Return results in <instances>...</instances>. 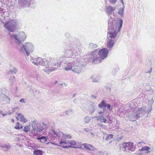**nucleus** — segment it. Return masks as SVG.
<instances>
[{
    "instance_id": "nucleus-24",
    "label": "nucleus",
    "mask_w": 155,
    "mask_h": 155,
    "mask_svg": "<svg viewBox=\"0 0 155 155\" xmlns=\"http://www.w3.org/2000/svg\"><path fill=\"white\" fill-rule=\"evenodd\" d=\"M99 120L101 123H110V120L109 121V120H107L106 118H105L104 117L102 118H101ZM109 125L110 126V127H111V126H110V124L109 123Z\"/></svg>"
},
{
    "instance_id": "nucleus-41",
    "label": "nucleus",
    "mask_w": 155,
    "mask_h": 155,
    "mask_svg": "<svg viewBox=\"0 0 155 155\" xmlns=\"http://www.w3.org/2000/svg\"><path fill=\"white\" fill-rule=\"evenodd\" d=\"M113 136H103V139L104 140H105V138L107 140H108L110 139H112L113 140Z\"/></svg>"
},
{
    "instance_id": "nucleus-52",
    "label": "nucleus",
    "mask_w": 155,
    "mask_h": 155,
    "mask_svg": "<svg viewBox=\"0 0 155 155\" xmlns=\"http://www.w3.org/2000/svg\"><path fill=\"white\" fill-rule=\"evenodd\" d=\"M110 2L112 3H114L116 2L117 0H109Z\"/></svg>"
},
{
    "instance_id": "nucleus-29",
    "label": "nucleus",
    "mask_w": 155,
    "mask_h": 155,
    "mask_svg": "<svg viewBox=\"0 0 155 155\" xmlns=\"http://www.w3.org/2000/svg\"><path fill=\"white\" fill-rule=\"evenodd\" d=\"M34 153L35 155H42L44 153V152L39 150H34Z\"/></svg>"
},
{
    "instance_id": "nucleus-12",
    "label": "nucleus",
    "mask_w": 155,
    "mask_h": 155,
    "mask_svg": "<svg viewBox=\"0 0 155 155\" xmlns=\"http://www.w3.org/2000/svg\"><path fill=\"white\" fill-rule=\"evenodd\" d=\"M146 106L141 107L138 108L136 111L135 113L137 115L139 119L143 115L145 114L146 111Z\"/></svg>"
},
{
    "instance_id": "nucleus-32",
    "label": "nucleus",
    "mask_w": 155,
    "mask_h": 155,
    "mask_svg": "<svg viewBox=\"0 0 155 155\" xmlns=\"http://www.w3.org/2000/svg\"><path fill=\"white\" fill-rule=\"evenodd\" d=\"M17 71V69L15 68L14 67L12 69H11L8 72V73L11 74H16Z\"/></svg>"
},
{
    "instance_id": "nucleus-37",
    "label": "nucleus",
    "mask_w": 155,
    "mask_h": 155,
    "mask_svg": "<svg viewBox=\"0 0 155 155\" xmlns=\"http://www.w3.org/2000/svg\"><path fill=\"white\" fill-rule=\"evenodd\" d=\"M0 147L2 148H10V146L8 144H0Z\"/></svg>"
},
{
    "instance_id": "nucleus-56",
    "label": "nucleus",
    "mask_w": 155,
    "mask_h": 155,
    "mask_svg": "<svg viewBox=\"0 0 155 155\" xmlns=\"http://www.w3.org/2000/svg\"><path fill=\"white\" fill-rule=\"evenodd\" d=\"M107 89V90H109L110 91V87H107V86H106V87Z\"/></svg>"
},
{
    "instance_id": "nucleus-61",
    "label": "nucleus",
    "mask_w": 155,
    "mask_h": 155,
    "mask_svg": "<svg viewBox=\"0 0 155 155\" xmlns=\"http://www.w3.org/2000/svg\"><path fill=\"white\" fill-rule=\"evenodd\" d=\"M76 94H74L73 95V97H74L75 95H76Z\"/></svg>"
},
{
    "instance_id": "nucleus-14",
    "label": "nucleus",
    "mask_w": 155,
    "mask_h": 155,
    "mask_svg": "<svg viewBox=\"0 0 155 155\" xmlns=\"http://www.w3.org/2000/svg\"><path fill=\"white\" fill-rule=\"evenodd\" d=\"M116 41L117 40L107 39V47L108 48L110 49L112 48L114 45V44Z\"/></svg>"
},
{
    "instance_id": "nucleus-46",
    "label": "nucleus",
    "mask_w": 155,
    "mask_h": 155,
    "mask_svg": "<svg viewBox=\"0 0 155 155\" xmlns=\"http://www.w3.org/2000/svg\"><path fill=\"white\" fill-rule=\"evenodd\" d=\"M100 79V78L99 77H96L94 79L93 81L95 82H97Z\"/></svg>"
},
{
    "instance_id": "nucleus-48",
    "label": "nucleus",
    "mask_w": 155,
    "mask_h": 155,
    "mask_svg": "<svg viewBox=\"0 0 155 155\" xmlns=\"http://www.w3.org/2000/svg\"><path fill=\"white\" fill-rule=\"evenodd\" d=\"M32 86L31 85L28 86L27 87V89L30 91H32Z\"/></svg>"
},
{
    "instance_id": "nucleus-40",
    "label": "nucleus",
    "mask_w": 155,
    "mask_h": 155,
    "mask_svg": "<svg viewBox=\"0 0 155 155\" xmlns=\"http://www.w3.org/2000/svg\"><path fill=\"white\" fill-rule=\"evenodd\" d=\"M34 78H35L37 81H39L41 78V76L39 74H36L34 75Z\"/></svg>"
},
{
    "instance_id": "nucleus-26",
    "label": "nucleus",
    "mask_w": 155,
    "mask_h": 155,
    "mask_svg": "<svg viewBox=\"0 0 155 155\" xmlns=\"http://www.w3.org/2000/svg\"><path fill=\"white\" fill-rule=\"evenodd\" d=\"M128 144L129 145V147H129V150L131 151H134L135 150V147L133 145V143L129 142L128 143Z\"/></svg>"
},
{
    "instance_id": "nucleus-60",
    "label": "nucleus",
    "mask_w": 155,
    "mask_h": 155,
    "mask_svg": "<svg viewBox=\"0 0 155 155\" xmlns=\"http://www.w3.org/2000/svg\"><path fill=\"white\" fill-rule=\"evenodd\" d=\"M18 108H19L18 107H17L16 108H13V111H15V109H18Z\"/></svg>"
},
{
    "instance_id": "nucleus-34",
    "label": "nucleus",
    "mask_w": 155,
    "mask_h": 155,
    "mask_svg": "<svg viewBox=\"0 0 155 155\" xmlns=\"http://www.w3.org/2000/svg\"><path fill=\"white\" fill-rule=\"evenodd\" d=\"M15 128L16 129H21L23 128V127L21 126H20L19 123V122H17L16 124Z\"/></svg>"
},
{
    "instance_id": "nucleus-22",
    "label": "nucleus",
    "mask_w": 155,
    "mask_h": 155,
    "mask_svg": "<svg viewBox=\"0 0 155 155\" xmlns=\"http://www.w3.org/2000/svg\"><path fill=\"white\" fill-rule=\"evenodd\" d=\"M104 111H99L98 112L97 116L94 117L97 118V120H98L104 117Z\"/></svg>"
},
{
    "instance_id": "nucleus-38",
    "label": "nucleus",
    "mask_w": 155,
    "mask_h": 155,
    "mask_svg": "<svg viewBox=\"0 0 155 155\" xmlns=\"http://www.w3.org/2000/svg\"><path fill=\"white\" fill-rule=\"evenodd\" d=\"M15 80V77L13 76L11 77L9 79V81L11 83V85H12Z\"/></svg>"
},
{
    "instance_id": "nucleus-59",
    "label": "nucleus",
    "mask_w": 155,
    "mask_h": 155,
    "mask_svg": "<svg viewBox=\"0 0 155 155\" xmlns=\"http://www.w3.org/2000/svg\"><path fill=\"white\" fill-rule=\"evenodd\" d=\"M122 137H119V138H118V140H117V141H119L120 140H121V139H121Z\"/></svg>"
},
{
    "instance_id": "nucleus-35",
    "label": "nucleus",
    "mask_w": 155,
    "mask_h": 155,
    "mask_svg": "<svg viewBox=\"0 0 155 155\" xmlns=\"http://www.w3.org/2000/svg\"><path fill=\"white\" fill-rule=\"evenodd\" d=\"M89 46L90 48L92 49L96 48L97 47V45L96 44L93 43H90L89 44Z\"/></svg>"
},
{
    "instance_id": "nucleus-39",
    "label": "nucleus",
    "mask_w": 155,
    "mask_h": 155,
    "mask_svg": "<svg viewBox=\"0 0 155 155\" xmlns=\"http://www.w3.org/2000/svg\"><path fill=\"white\" fill-rule=\"evenodd\" d=\"M21 122L25 123L28 121L27 119L24 117V116L22 117L19 120Z\"/></svg>"
},
{
    "instance_id": "nucleus-10",
    "label": "nucleus",
    "mask_w": 155,
    "mask_h": 155,
    "mask_svg": "<svg viewBox=\"0 0 155 155\" xmlns=\"http://www.w3.org/2000/svg\"><path fill=\"white\" fill-rule=\"evenodd\" d=\"M97 53L96 52H93L91 53L88 55L89 57L91 59H93V61L95 64H98L101 62L102 60L101 58L97 56L96 55Z\"/></svg>"
},
{
    "instance_id": "nucleus-15",
    "label": "nucleus",
    "mask_w": 155,
    "mask_h": 155,
    "mask_svg": "<svg viewBox=\"0 0 155 155\" xmlns=\"http://www.w3.org/2000/svg\"><path fill=\"white\" fill-rule=\"evenodd\" d=\"M51 130H50V133H51L53 136L54 135H55L56 136H64V134L60 131L57 130H55L54 129L51 128Z\"/></svg>"
},
{
    "instance_id": "nucleus-49",
    "label": "nucleus",
    "mask_w": 155,
    "mask_h": 155,
    "mask_svg": "<svg viewBox=\"0 0 155 155\" xmlns=\"http://www.w3.org/2000/svg\"><path fill=\"white\" fill-rule=\"evenodd\" d=\"M91 97L92 99H96L97 98V96L96 95H92L91 96Z\"/></svg>"
},
{
    "instance_id": "nucleus-42",
    "label": "nucleus",
    "mask_w": 155,
    "mask_h": 155,
    "mask_svg": "<svg viewBox=\"0 0 155 155\" xmlns=\"http://www.w3.org/2000/svg\"><path fill=\"white\" fill-rule=\"evenodd\" d=\"M69 143L72 145H76V142L74 140H70L68 142Z\"/></svg>"
},
{
    "instance_id": "nucleus-3",
    "label": "nucleus",
    "mask_w": 155,
    "mask_h": 155,
    "mask_svg": "<svg viewBox=\"0 0 155 155\" xmlns=\"http://www.w3.org/2000/svg\"><path fill=\"white\" fill-rule=\"evenodd\" d=\"M16 47L21 53L26 54L27 56H28L31 53L34 51L35 48L32 43L28 42L22 44L20 48L18 46Z\"/></svg>"
},
{
    "instance_id": "nucleus-16",
    "label": "nucleus",
    "mask_w": 155,
    "mask_h": 155,
    "mask_svg": "<svg viewBox=\"0 0 155 155\" xmlns=\"http://www.w3.org/2000/svg\"><path fill=\"white\" fill-rule=\"evenodd\" d=\"M0 100L5 101L8 104L10 103V98L7 95L2 94L0 95Z\"/></svg>"
},
{
    "instance_id": "nucleus-53",
    "label": "nucleus",
    "mask_w": 155,
    "mask_h": 155,
    "mask_svg": "<svg viewBox=\"0 0 155 155\" xmlns=\"http://www.w3.org/2000/svg\"><path fill=\"white\" fill-rule=\"evenodd\" d=\"M109 17H110V18L109 19V20H108V22H109V21L110 20H110H112V22H113V23H112V26H113V23L114 21H116V20H113L112 18H111V16H109Z\"/></svg>"
},
{
    "instance_id": "nucleus-36",
    "label": "nucleus",
    "mask_w": 155,
    "mask_h": 155,
    "mask_svg": "<svg viewBox=\"0 0 155 155\" xmlns=\"http://www.w3.org/2000/svg\"><path fill=\"white\" fill-rule=\"evenodd\" d=\"M30 126H26L24 127L23 130L25 132H27L30 129Z\"/></svg>"
},
{
    "instance_id": "nucleus-18",
    "label": "nucleus",
    "mask_w": 155,
    "mask_h": 155,
    "mask_svg": "<svg viewBox=\"0 0 155 155\" xmlns=\"http://www.w3.org/2000/svg\"><path fill=\"white\" fill-rule=\"evenodd\" d=\"M96 109L95 106L92 104H91L89 105L87 109L90 114H92L94 113Z\"/></svg>"
},
{
    "instance_id": "nucleus-17",
    "label": "nucleus",
    "mask_w": 155,
    "mask_h": 155,
    "mask_svg": "<svg viewBox=\"0 0 155 155\" xmlns=\"http://www.w3.org/2000/svg\"><path fill=\"white\" fill-rule=\"evenodd\" d=\"M116 7H112L110 6H107L106 7V13L107 15H111L112 12L115 9Z\"/></svg>"
},
{
    "instance_id": "nucleus-27",
    "label": "nucleus",
    "mask_w": 155,
    "mask_h": 155,
    "mask_svg": "<svg viewBox=\"0 0 155 155\" xmlns=\"http://www.w3.org/2000/svg\"><path fill=\"white\" fill-rule=\"evenodd\" d=\"M37 139L39 140L42 143L47 141V139L45 136H41V137L39 136V137H38Z\"/></svg>"
},
{
    "instance_id": "nucleus-64",
    "label": "nucleus",
    "mask_w": 155,
    "mask_h": 155,
    "mask_svg": "<svg viewBox=\"0 0 155 155\" xmlns=\"http://www.w3.org/2000/svg\"><path fill=\"white\" fill-rule=\"evenodd\" d=\"M143 143V142H139V143H138V145L139 146V144H140V143Z\"/></svg>"
},
{
    "instance_id": "nucleus-58",
    "label": "nucleus",
    "mask_w": 155,
    "mask_h": 155,
    "mask_svg": "<svg viewBox=\"0 0 155 155\" xmlns=\"http://www.w3.org/2000/svg\"><path fill=\"white\" fill-rule=\"evenodd\" d=\"M90 78L91 79H94V77L93 75H92L91 76V77H90Z\"/></svg>"
},
{
    "instance_id": "nucleus-30",
    "label": "nucleus",
    "mask_w": 155,
    "mask_h": 155,
    "mask_svg": "<svg viewBox=\"0 0 155 155\" xmlns=\"http://www.w3.org/2000/svg\"><path fill=\"white\" fill-rule=\"evenodd\" d=\"M150 149V148L147 146H145L142 147L141 150H140L141 151H144L146 150L147 151V153H150L151 152V151H149V150Z\"/></svg>"
},
{
    "instance_id": "nucleus-6",
    "label": "nucleus",
    "mask_w": 155,
    "mask_h": 155,
    "mask_svg": "<svg viewBox=\"0 0 155 155\" xmlns=\"http://www.w3.org/2000/svg\"><path fill=\"white\" fill-rule=\"evenodd\" d=\"M83 60L81 58H77L71 71L78 74H80L82 71V68L85 66L83 62Z\"/></svg>"
},
{
    "instance_id": "nucleus-63",
    "label": "nucleus",
    "mask_w": 155,
    "mask_h": 155,
    "mask_svg": "<svg viewBox=\"0 0 155 155\" xmlns=\"http://www.w3.org/2000/svg\"><path fill=\"white\" fill-rule=\"evenodd\" d=\"M69 147H74V148H77V147H74V146L72 147L71 146H69Z\"/></svg>"
},
{
    "instance_id": "nucleus-8",
    "label": "nucleus",
    "mask_w": 155,
    "mask_h": 155,
    "mask_svg": "<svg viewBox=\"0 0 155 155\" xmlns=\"http://www.w3.org/2000/svg\"><path fill=\"white\" fill-rule=\"evenodd\" d=\"M77 58H72L67 59L64 61V69L66 71H71L73 65L74 64L75 60Z\"/></svg>"
},
{
    "instance_id": "nucleus-31",
    "label": "nucleus",
    "mask_w": 155,
    "mask_h": 155,
    "mask_svg": "<svg viewBox=\"0 0 155 155\" xmlns=\"http://www.w3.org/2000/svg\"><path fill=\"white\" fill-rule=\"evenodd\" d=\"M119 68L118 67L113 68L112 71V74L114 75H116V73L119 71Z\"/></svg>"
},
{
    "instance_id": "nucleus-7",
    "label": "nucleus",
    "mask_w": 155,
    "mask_h": 155,
    "mask_svg": "<svg viewBox=\"0 0 155 155\" xmlns=\"http://www.w3.org/2000/svg\"><path fill=\"white\" fill-rule=\"evenodd\" d=\"M80 51L78 48H73L70 46H67L64 51V53L68 57L73 58L74 56L77 55Z\"/></svg>"
},
{
    "instance_id": "nucleus-43",
    "label": "nucleus",
    "mask_w": 155,
    "mask_h": 155,
    "mask_svg": "<svg viewBox=\"0 0 155 155\" xmlns=\"http://www.w3.org/2000/svg\"><path fill=\"white\" fill-rule=\"evenodd\" d=\"M124 10V9L123 8H120L119 10L118 13L121 16L123 15Z\"/></svg>"
},
{
    "instance_id": "nucleus-44",
    "label": "nucleus",
    "mask_w": 155,
    "mask_h": 155,
    "mask_svg": "<svg viewBox=\"0 0 155 155\" xmlns=\"http://www.w3.org/2000/svg\"><path fill=\"white\" fill-rule=\"evenodd\" d=\"M107 107V109L110 110L111 111L112 109V107H111V105L108 104H107L106 105V107Z\"/></svg>"
},
{
    "instance_id": "nucleus-2",
    "label": "nucleus",
    "mask_w": 155,
    "mask_h": 155,
    "mask_svg": "<svg viewBox=\"0 0 155 155\" xmlns=\"http://www.w3.org/2000/svg\"><path fill=\"white\" fill-rule=\"evenodd\" d=\"M112 23V20H111L110 19L109 22L107 38L117 40V33L120 31L123 24V21L120 19H117V20L114 21L113 26Z\"/></svg>"
},
{
    "instance_id": "nucleus-28",
    "label": "nucleus",
    "mask_w": 155,
    "mask_h": 155,
    "mask_svg": "<svg viewBox=\"0 0 155 155\" xmlns=\"http://www.w3.org/2000/svg\"><path fill=\"white\" fill-rule=\"evenodd\" d=\"M91 120V117L89 116L84 117V124H88Z\"/></svg>"
},
{
    "instance_id": "nucleus-55",
    "label": "nucleus",
    "mask_w": 155,
    "mask_h": 155,
    "mask_svg": "<svg viewBox=\"0 0 155 155\" xmlns=\"http://www.w3.org/2000/svg\"><path fill=\"white\" fill-rule=\"evenodd\" d=\"M84 130L86 132H87L89 131V130L88 128H85L84 129Z\"/></svg>"
},
{
    "instance_id": "nucleus-51",
    "label": "nucleus",
    "mask_w": 155,
    "mask_h": 155,
    "mask_svg": "<svg viewBox=\"0 0 155 155\" xmlns=\"http://www.w3.org/2000/svg\"><path fill=\"white\" fill-rule=\"evenodd\" d=\"M152 71V68H151L150 70H148V71H147L146 72L147 73H149V74H150Z\"/></svg>"
},
{
    "instance_id": "nucleus-57",
    "label": "nucleus",
    "mask_w": 155,
    "mask_h": 155,
    "mask_svg": "<svg viewBox=\"0 0 155 155\" xmlns=\"http://www.w3.org/2000/svg\"><path fill=\"white\" fill-rule=\"evenodd\" d=\"M2 115H3V116H5L7 115V113H5V114L2 113Z\"/></svg>"
},
{
    "instance_id": "nucleus-4",
    "label": "nucleus",
    "mask_w": 155,
    "mask_h": 155,
    "mask_svg": "<svg viewBox=\"0 0 155 155\" xmlns=\"http://www.w3.org/2000/svg\"><path fill=\"white\" fill-rule=\"evenodd\" d=\"M31 124L33 128L31 132L33 136H39L40 134H38V132L41 131L44 128L45 129L47 127V125L43 122L40 124L36 120L32 121Z\"/></svg>"
},
{
    "instance_id": "nucleus-45",
    "label": "nucleus",
    "mask_w": 155,
    "mask_h": 155,
    "mask_svg": "<svg viewBox=\"0 0 155 155\" xmlns=\"http://www.w3.org/2000/svg\"><path fill=\"white\" fill-rule=\"evenodd\" d=\"M147 106H148V107H147V112L149 113V112H150L151 111V110H152V106L148 105H147Z\"/></svg>"
},
{
    "instance_id": "nucleus-13",
    "label": "nucleus",
    "mask_w": 155,
    "mask_h": 155,
    "mask_svg": "<svg viewBox=\"0 0 155 155\" xmlns=\"http://www.w3.org/2000/svg\"><path fill=\"white\" fill-rule=\"evenodd\" d=\"M31 0H18V5L19 7H28L31 2Z\"/></svg>"
},
{
    "instance_id": "nucleus-11",
    "label": "nucleus",
    "mask_w": 155,
    "mask_h": 155,
    "mask_svg": "<svg viewBox=\"0 0 155 155\" xmlns=\"http://www.w3.org/2000/svg\"><path fill=\"white\" fill-rule=\"evenodd\" d=\"M108 52L107 48H104L100 50L98 54L101 60H104L107 58Z\"/></svg>"
},
{
    "instance_id": "nucleus-23",
    "label": "nucleus",
    "mask_w": 155,
    "mask_h": 155,
    "mask_svg": "<svg viewBox=\"0 0 155 155\" xmlns=\"http://www.w3.org/2000/svg\"><path fill=\"white\" fill-rule=\"evenodd\" d=\"M106 101L104 100H102L101 103L98 104V107L100 108H102L104 107V108L103 110L104 111V109H105V108L106 107Z\"/></svg>"
},
{
    "instance_id": "nucleus-50",
    "label": "nucleus",
    "mask_w": 155,
    "mask_h": 155,
    "mask_svg": "<svg viewBox=\"0 0 155 155\" xmlns=\"http://www.w3.org/2000/svg\"><path fill=\"white\" fill-rule=\"evenodd\" d=\"M19 102H21L23 103H25V102L24 99H21L19 101Z\"/></svg>"
},
{
    "instance_id": "nucleus-19",
    "label": "nucleus",
    "mask_w": 155,
    "mask_h": 155,
    "mask_svg": "<svg viewBox=\"0 0 155 155\" xmlns=\"http://www.w3.org/2000/svg\"><path fill=\"white\" fill-rule=\"evenodd\" d=\"M129 144L128 143H124L120 147V149L123 151H127L129 150Z\"/></svg>"
},
{
    "instance_id": "nucleus-5",
    "label": "nucleus",
    "mask_w": 155,
    "mask_h": 155,
    "mask_svg": "<svg viewBox=\"0 0 155 155\" xmlns=\"http://www.w3.org/2000/svg\"><path fill=\"white\" fill-rule=\"evenodd\" d=\"M10 36V38L15 40V44L19 45L22 44V42H23L26 38V35L24 32H19L18 35H12L10 33H8Z\"/></svg>"
},
{
    "instance_id": "nucleus-33",
    "label": "nucleus",
    "mask_w": 155,
    "mask_h": 155,
    "mask_svg": "<svg viewBox=\"0 0 155 155\" xmlns=\"http://www.w3.org/2000/svg\"><path fill=\"white\" fill-rule=\"evenodd\" d=\"M20 113H17L16 114V118L18 120H20L21 117L23 116Z\"/></svg>"
},
{
    "instance_id": "nucleus-1",
    "label": "nucleus",
    "mask_w": 155,
    "mask_h": 155,
    "mask_svg": "<svg viewBox=\"0 0 155 155\" xmlns=\"http://www.w3.org/2000/svg\"><path fill=\"white\" fill-rule=\"evenodd\" d=\"M49 60L51 61L52 60V63L48 61L47 60L44 59L40 57H30L29 61L34 65L39 67V66H45L46 68L43 70L46 72H49L55 71L60 66L61 60L59 59H57V62L54 61L56 60L54 58H49Z\"/></svg>"
},
{
    "instance_id": "nucleus-9",
    "label": "nucleus",
    "mask_w": 155,
    "mask_h": 155,
    "mask_svg": "<svg viewBox=\"0 0 155 155\" xmlns=\"http://www.w3.org/2000/svg\"><path fill=\"white\" fill-rule=\"evenodd\" d=\"M16 22L15 20H12L6 22L4 25L5 29L10 32H13L16 28Z\"/></svg>"
},
{
    "instance_id": "nucleus-47",
    "label": "nucleus",
    "mask_w": 155,
    "mask_h": 155,
    "mask_svg": "<svg viewBox=\"0 0 155 155\" xmlns=\"http://www.w3.org/2000/svg\"><path fill=\"white\" fill-rule=\"evenodd\" d=\"M73 111V110L72 109H70L68 110H66L65 112V113L67 115H69L70 113H72Z\"/></svg>"
},
{
    "instance_id": "nucleus-25",
    "label": "nucleus",
    "mask_w": 155,
    "mask_h": 155,
    "mask_svg": "<svg viewBox=\"0 0 155 155\" xmlns=\"http://www.w3.org/2000/svg\"><path fill=\"white\" fill-rule=\"evenodd\" d=\"M147 100L148 105L152 106L154 103V100L153 99V97H147Z\"/></svg>"
},
{
    "instance_id": "nucleus-21",
    "label": "nucleus",
    "mask_w": 155,
    "mask_h": 155,
    "mask_svg": "<svg viewBox=\"0 0 155 155\" xmlns=\"http://www.w3.org/2000/svg\"><path fill=\"white\" fill-rule=\"evenodd\" d=\"M82 146H84V147L87 149L91 151H94V148L93 147L92 145L86 143H84L82 144Z\"/></svg>"
},
{
    "instance_id": "nucleus-20",
    "label": "nucleus",
    "mask_w": 155,
    "mask_h": 155,
    "mask_svg": "<svg viewBox=\"0 0 155 155\" xmlns=\"http://www.w3.org/2000/svg\"><path fill=\"white\" fill-rule=\"evenodd\" d=\"M128 119L131 121H135L137 119H138V117L135 113L134 114H130V116H129L128 117Z\"/></svg>"
},
{
    "instance_id": "nucleus-62",
    "label": "nucleus",
    "mask_w": 155,
    "mask_h": 155,
    "mask_svg": "<svg viewBox=\"0 0 155 155\" xmlns=\"http://www.w3.org/2000/svg\"><path fill=\"white\" fill-rule=\"evenodd\" d=\"M121 2L123 4H124V2L123 0H120Z\"/></svg>"
},
{
    "instance_id": "nucleus-54",
    "label": "nucleus",
    "mask_w": 155,
    "mask_h": 155,
    "mask_svg": "<svg viewBox=\"0 0 155 155\" xmlns=\"http://www.w3.org/2000/svg\"><path fill=\"white\" fill-rule=\"evenodd\" d=\"M67 143L66 142V141H63L62 142L61 141L60 142V144H62L63 143Z\"/></svg>"
}]
</instances>
